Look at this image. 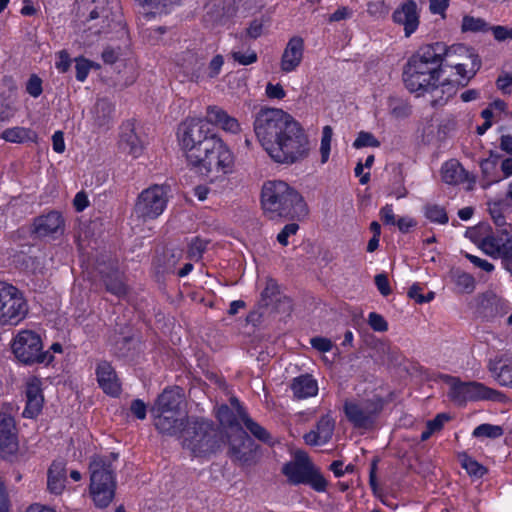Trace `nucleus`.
<instances>
[{"label":"nucleus","instance_id":"55","mask_svg":"<svg viewBox=\"0 0 512 512\" xmlns=\"http://www.w3.org/2000/svg\"><path fill=\"white\" fill-rule=\"evenodd\" d=\"M206 245H207V243L205 241H203L199 238H195L189 246V250H188L189 257L194 260L200 259L202 256V253L206 249Z\"/></svg>","mask_w":512,"mask_h":512},{"label":"nucleus","instance_id":"49","mask_svg":"<svg viewBox=\"0 0 512 512\" xmlns=\"http://www.w3.org/2000/svg\"><path fill=\"white\" fill-rule=\"evenodd\" d=\"M353 146L357 149L362 147H379L380 142L374 137L373 134L361 131L354 141Z\"/></svg>","mask_w":512,"mask_h":512},{"label":"nucleus","instance_id":"35","mask_svg":"<svg viewBox=\"0 0 512 512\" xmlns=\"http://www.w3.org/2000/svg\"><path fill=\"white\" fill-rule=\"evenodd\" d=\"M454 67L460 78L465 81L463 84L464 86L470 79L475 76L477 71L480 69L481 61L477 55L469 53L464 62L455 63Z\"/></svg>","mask_w":512,"mask_h":512},{"label":"nucleus","instance_id":"21","mask_svg":"<svg viewBox=\"0 0 512 512\" xmlns=\"http://www.w3.org/2000/svg\"><path fill=\"white\" fill-rule=\"evenodd\" d=\"M44 397L42 394L40 379L33 377L26 385V407L23 416L27 418L36 417L42 410Z\"/></svg>","mask_w":512,"mask_h":512},{"label":"nucleus","instance_id":"37","mask_svg":"<svg viewBox=\"0 0 512 512\" xmlns=\"http://www.w3.org/2000/svg\"><path fill=\"white\" fill-rule=\"evenodd\" d=\"M1 138L10 143L20 144L28 141H36L37 134L30 128L16 126L5 129L1 134Z\"/></svg>","mask_w":512,"mask_h":512},{"label":"nucleus","instance_id":"43","mask_svg":"<svg viewBox=\"0 0 512 512\" xmlns=\"http://www.w3.org/2000/svg\"><path fill=\"white\" fill-rule=\"evenodd\" d=\"M424 214L428 220L437 224H446L449 220L445 209L437 204H427Z\"/></svg>","mask_w":512,"mask_h":512},{"label":"nucleus","instance_id":"60","mask_svg":"<svg viewBox=\"0 0 512 512\" xmlns=\"http://www.w3.org/2000/svg\"><path fill=\"white\" fill-rule=\"evenodd\" d=\"M375 285L383 296H388L391 293V287L386 274H378L375 276Z\"/></svg>","mask_w":512,"mask_h":512},{"label":"nucleus","instance_id":"11","mask_svg":"<svg viewBox=\"0 0 512 512\" xmlns=\"http://www.w3.org/2000/svg\"><path fill=\"white\" fill-rule=\"evenodd\" d=\"M12 350L16 358L24 364L50 363L53 356L42 351L40 336L30 330H23L15 337Z\"/></svg>","mask_w":512,"mask_h":512},{"label":"nucleus","instance_id":"47","mask_svg":"<svg viewBox=\"0 0 512 512\" xmlns=\"http://www.w3.org/2000/svg\"><path fill=\"white\" fill-rule=\"evenodd\" d=\"M389 107L391 114L396 118H405L411 113L410 106L402 100L390 98Z\"/></svg>","mask_w":512,"mask_h":512},{"label":"nucleus","instance_id":"51","mask_svg":"<svg viewBox=\"0 0 512 512\" xmlns=\"http://www.w3.org/2000/svg\"><path fill=\"white\" fill-rule=\"evenodd\" d=\"M18 111V107L14 100L2 102L0 105V121H10Z\"/></svg>","mask_w":512,"mask_h":512},{"label":"nucleus","instance_id":"32","mask_svg":"<svg viewBox=\"0 0 512 512\" xmlns=\"http://www.w3.org/2000/svg\"><path fill=\"white\" fill-rule=\"evenodd\" d=\"M119 147L123 152L132 155L134 158L142 153L143 146L131 123L122 126Z\"/></svg>","mask_w":512,"mask_h":512},{"label":"nucleus","instance_id":"52","mask_svg":"<svg viewBox=\"0 0 512 512\" xmlns=\"http://www.w3.org/2000/svg\"><path fill=\"white\" fill-rule=\"evenodd\" d=\"M26 92L30 96L38 98L43 92L41 78L35 74L31 75L26 83Z\"/></svg>","mask_w":512,"mask_h":512},{"label":"nucleus","instance_id":"48","mask_svg":"<svg viewBox=\"0 0 512 512\" xmlns=\"http://www.w3.org/2000/svg\"><path fill=\"white\" fill-rule=\"evenodd\" d=\"M456 285L461 288L462 292L471 293L475 289V280L473 276L465 272H458L455 277Z\"/></svg>","mask_w":512,"mask_h":512},{"label":"nucleus","instance_id":"17","mask_svg":"<svg viewBox=\"0 0 512 512\" xmlns=\"http://www.w3.org/2000/svg\"><path fill=\"white\" fill-rule=\"evenodd\" d=\"M118 458V454L110 453L107 456L94 457L90 463V486L107 484L110 487L116 486L115 467L113 462Z\"/></svg>","mask_w":512,"mask_h":512},{"label":"nucleus","instance_id":"5","mask_svg":"<svg viewBox=\"0 0 512 512\" xmlns=\"http://www.w3.org/2000/svg\"><path fill=\"white\" fill-rule=\"evenodd\" d=\"M204 146L199 161L190 164L197 172L202 175L212 172L226 175L233 171L234 155L221 138L217 136L212 142L204 143Z\"/></svg>","mask_w":512,"mask_h":512},{"label":"nucleus","instance_id":"34","mask_svg":"<svg viewBox=\"0 0 512 512\" xmlns=\"http://www.w3.org/2000/svg\"><path fill=\"white\" fill-rule=\"evenodd\" d=\"M442 180L449 185H458L466 181L467 173L456 160L447 161L441 169Z\"/></svg>","mask_w":512,"mask_h":512},{"label":"nucleus","instance_id":"30","mask_svg":"<svg viewBox=\"0 0 512 512\" xmlns=\"http://www.w3.org/2000/svg\"><path fill=\"white\" fill-rule=\"evenodd\" d=\"M456 92L454 85L447 79L434 81L431 87L427 88L430 104L433 107L444 105Z\"/></svg>","mask_w":512,"mask_h":512},{"label":"nucleus","instance_id":"25","mask_svg":"<svg viewBox=\"0 0 512 512\" xmlns=\"http://www.w3.org/2000/svg\"><path fill=\"white\" fill-rule=\"evenodd\" d=\"M334 420L329 416H322L317 422L316 429L304 435V441L310 446L323 445L329 442L333 436Z\"/></svg>","mask_w":512,"mask_h":512},{"label":"nucleus","instance_id":"46","mask_svg":"<svg viewBox=\"0 0 512 512\" xmlns=\"http://www.w3.org/2000/svg\"><path fill=\"white\" fill-rule=\"evenodd\" d=\"M92 67H98V65H94L93 62H91L83 57L76 58L75 59L76 79L80 82L85 81L90 72V69Z\"/></svg>","mask_w":512,"mask_h":512},{"label":"nucleus","instance_id":"22","mask_svg":"<svg viewBox=\"0 0 512 512\" xmlns=\"http://www.w3.org/2000/svg\"><path fill=\"white\" fill-rule=\"evenodd\" d=\"M184 394L180 387L166 388L157 398L151 408V412H167L179 414V408L183 402Z\"/></svg>","mask_w":512,"mask_h":512},{"label":"nucleus","instance_id":"23","mask_svg":"<svg viewBox=\"0 0 512 512\" xmlns=\"http://www.w3.org/2000/svg\"><path fill=\"white\" fill-rule=\"evenodd\" d=\"M439 78L430 77L425 75L423 72H418L414 69H405L403 71V82L405 87L414 93L417 97H424L427 94V88L431 87L434 81H438Z\"/></svg>","mask_w":512,"mask_h":512},{"label":"nucleus","instance_id":"54","mask_svg":"<svg viewBox=\"0 0 512 512\" xmlns=\"http://www.w3.org/2000/svg\"><path fill=\"white\" fill-rule=\"evenodd\" d=\"M299 230V225L296 224V223H289V224H286L283 229L279 232V234L277 235V241L282 245V246H287L288 245V238L292 235H295L297 233V231Z\"/></svg>","mask_w":512,"mask_h":512},{"label":"nucleus","instance_id":"28","mask_svg":"<svg viewBox=\"0 0 512 512\" xmlns=\"http://www.w3.org/2000/svg\"><path fill=\"white\" fill-rule=\"evenodd\" d=\"M154 416L155 428L162 434L169 436L176 435L184 426L183 419L179 414H170L167 412H151Z\"/></svg>","mask_w":512,"mask_h":512},{"label":"nucleus","instance_id":"4","mask_svg":"<svg viewBox=\"0 0 512 512\" xmlns=\"http://www.w3.org/2000/svg\"><path fill=\"white\" fill-rule=\"evenodd\" d=\"M457 51L467 52L464 46L447 48L444 43L435 42L421 47L410 57L405 69H414L430 77L441 78L443 65H452L448 58Z\"/></svg>","mask_w":512,"mask_h":512},{"label":"nucleus","instance_id":"10","mask_svg":"<svg viewBox=\"0 0 512 512\" xmlns=\"http://www.w3.org/2000/svg\"><path fill=\"white\" fill-rule=\"evenodd\" d=\"M28 314V304L16 286L0 281V325H17Z\"/></svg>","mask_w":512,"mask_h":512},{"label":"nucleus","instance_id":"62","mask_svg":"<svg viewBox=\"0 0 512 512\" xmlns=\"http://www.w3.org/2000/svg\"><path fill=\"white\" fill-rule=\"evenodd\" d=\"M130 410H131L132 414L135 417H137L138 419L143 420L146 418L147 407H146V404L142 400H140V399L133 400L131 403V406H130Z\"/></svg>","mask_w":512,"mask_h":512},{"label":"nucleus","instance_id":"8","mask_svg":"<svg viewBox=\"0 0 512 512\" xmlns=\"http://www.w3.org/2000/svg\"><path fill=\"white\" fill-rule=\"evenodd\" d=\"M446 382L449 385L448 398L458 406H464L469 401H500L503 397L499 391L480 382H463L453 376H446Z\"/></svg>","mask_w":512,"mask_h":512},{"label":"nucleus","instance_id":"19","mask_svg":"<svg viewBox=\"0 0 512 512\" xmlns=\"http://www.w3.org/2000/svg\"><path fill=\"white\" fill-rule=\"evenodd\" d=\"M32 232L40 238L62 234L64 232V218L57 211L40 215L33 221Z\"/></svg>","mask_w":512,"mask_h":512},{"label":"nucleus","instance_id":"15","mask_svg":"<svg viewBox=\"0 0 512 512\" xmlns=\"http://www.w3.org/2000/svg\"><path fill=\"white\" fill-rule=\"evenodd\" d=\"M392 21L403 27L405 37L415 33L420 25V9L415 0H404L392 13Z\"/></svg>","mask_w":512,"mask_h":512},{"label":"nucleus","instance_id":"41","mask_svg":"<svg viewBox=\"0 0 512 512\" xmlns=\"http://www.w3.org/2000/svg\"><path fill=\"white\" fill-rule=\"evenodd\" d=\"M491 371L499 372L496 373L497 381L503 385L512 388V365L503 362L502 359H499L493 367H490Z\"/></svg>","mask_w":512,"mask_h":512},{"label":"nucleus","instance_id":"53","mask_svg":"<svg viewBox=\"0 0 512 512\" xmlns=\"http://www.w3.org/2000/svg\"><path fill=\"white\" fill-rule=\"evenodd\" d=\"M370 327L377 332H385L388 330V323L384 317L376 312H371L368 316Z\"/></svg>","mask_w":512,"mask_h":512},{"label":"nucleus","instance_id":"29","mask_svg":"<svg viewBox=\"0 0 512 512\" xmlns=\"http://www.w3.org/2000/svg\"><path fill=\"white\" fill-rule=\"evenodd\" d=\"M67 480L66 464L53 461L47 472V489L50 493L60 495L65 489Z\"/></svg>","mask_w":512,"mask_h":512},{"label":"nucleus","instance_id":"3","mask_svg":"<svg viewBox=\"0 0 512 512\" xmlns=\"http://www.w3.org/2000/svg\"><path fill=\"white\" fill-rule=\"evenodd\" d=\"M261 204L270 219H300L308 213L303 197L281 180H271L263 184Z\"/></svg>","mask_w":512,"mask_h":512},{"label":"nucleus","instance_id":"44","mask_svg":"<svg viewBox=\"0 0 512 512\" xmlns=\"http://www.w3.org/2000/svg\"><path fill=\"white\" fill-rule=\"evenodd\" d=\"M488 23L482 18L464 16L462 19V30L471 32H486L489 30Z\"/></svg>","mask_w":512,"mask_h":512},{"label":"nucleus","instance_id":"59","mask_svg":"<svg viewBox=\"0 0 512 512\" xmlns=\"http://www.w3.org/2000/svg\"><path fill=\"white\" fill-rule=\"evenodd\" d=\"M10 511L9 494L5 481L0 477V512Z\"/></svg>","mask_w":512,"mask_h":512},{"label":"nucleus","instance_id":"42","mask_svg":"<svg viewBox=\"0 0 512 512\" xmlns=\"http://www.w3.org/2000/svg\"><path fill=\"white\" fill-rule=\"evenodd\" d=\"M504 430L501 426L498 425H492V424H481L477 426L474 430L472 435L475 438H491L496 439L503 435Z\"/></svg>","mask_w":512,"mask_h":512},{"label":"nucleus","instance_id":"39","mask_svg":"<svg viewBox=\"0 0 512 512\" xmlns=\"http://www.w3.org/2000/svg\"><path fill=\"white\" fill-rule=\"evenodd\" d=\"M458 459L462 468L472 477L481 478L487 473V469L483 465L465 452L460 453Z\"/></svg>","mask_w":512,"mask_h":512},{"label":"nucleus","instance_id":"20","mask_svg":"<svg viewBox=\"0 0 512 512\" xmlns=\"http://www.w3.org/2000/svg\"><path fill=\"white\" fill-rule=\"evenodd\" d=\"M304 53V41L299 36L292 37L281 57L280 68L285 73H290L301 64Z\"/></svg>","mask_w":512,"mask_h":512},{"label":"nucleus","instance_id":"61","mask_svg":"<svg viewBox=\"0 0 512 512\" xmlns=\"http://www.w3.org/2000/svg\"><path fill=\"white\" fill-rule=\"evenodd\" d=\"M449 420L450 416L448 414L440 413L434 419L429 420L426 425L435 433L437 431H440L443 428L444 423H446Z\"/></svg>","mask_w":512,"mask_h":512},{"label":"nucleus","instance_id":"27","mask_svg":"<svg viewBox=\"0 0 512 512\" xmlns=\"http://www.w3.org/2000/svg\"><path fill=\"white\" fill-rule=\"evenodd\" d=\"M97 381L103 391L111 396L120 393L121 386L113 367L107 361H102L96 369Z\"/></svg>","mask_w":512,"mask_h":512},{"label":"nucleus","instance_id":"26","mask_svg":"<svg viewBox=\"0 0 512 512\" xmlns=\"http://www.w3.org/2000/svg\"><path fill=\"white\" fill-rule=\"evenodd\" d=\"M206 122L218 126L228 133L238 134L241 131L238 120L218 106H209L207 108Z\"/></svg>","mask_w":512,"mask_h":512},{"label":"nucleus","instance_id":"31","mask_svg":"<svg viewBox=\"0 0 512 512\" xmlns=\"http://www.w3.org/2000/svg\"><path fill=\"white\" fill-rule=\"evenodd\" d=\"M90 113L94 127L107 129L113 121L114 105L106 98L98 99Z\"/></svg>","mask_w":512,"mask_h":512},{"label":"nucleus","instance_id":"58","mask_svg":"<svg viewBox=\"0 0 512 512\" xmlns=\"http://www.w3.org/2000/svg\"><path fill=\"white\" fill-rule=\"evenodd\" d=\"M489 30L492 31L494 38L499 42H502V41H505L508 39H512V28L497 25V26H490Z\"/></svg>","mask_w":512,"mask_h":512},{"label":"nucleus","instance_id":"64","mask_svg":"<svg viewBox=\"0 0 512 512\" xmlns=\"http://www.w3.org/2000/svg\"><path fill=\"white\" fill-rule=\"evenodd\" d=\"M70 63L71 60L69 54L64 50L60 51L58 53V60L55 63V66L58 69V71L61 73L67 72L70 67Z\"/></svg>","mask_w":512,"mask_h":512},{"label":"nucleus","instance_id":"2","mask_svg":"<svg viewBox=\"0 0 512 512\" xmlns=\"http://www.w3.org/2000/svg\"><path fill=\"white\" fill-rule=\"evenodd\" d=\"M76 15L87 36L126 33L119 0H76Z\"/></svg>","mask_w":512,"mask_h":512},{"label":"nucleus","instance_id":"7","mask_svg":"<svg viewBox=\"0 0 512 512\" xmlns=\"http://www.w3.org/2000/svg\"><path fill=\"white\" fill-rule=\"evenodd\" d=\"M217 137L211 133L207 123L200 119H188L178 129V139L185 152L189 165L199 161L200 153L205 149L204 143L212 142Z\"/></svg>","mask_w":512,"mask_h":512},{"label":"nucleus","instance_id":"40","mask_svg":"<svg viewBox=\"0 0 512 512\" xmlns=\"http://www.w3.org/2000/svg\"><path fill=\"white\" fill-rule=\"evenodd\" d=\"M220 424L226 428V432H234L236 428H242L237 421L234 412L227 405H221L216 412Z\"/></svg>","mask_w":512,"mask_h":512},{"label":"nucleus","instance_id":"24","mask_svg":"<svg viewBox=\"0 0 512 512\" xmlns=\"http://www.w3.org/2000/svg\"><path fill=\"white\" fill-rule=\"evenodd\" d=\"M231 405L236 408L237 414L241 421L243 422L245 428L259 441L268 444L270 446L274 445L275 439L272 435L259 423L255 422L245 411V409L241 406L240 402L237 398H231Z\"/></svg>","mask_w":512,"mask_h":512},{"label":"nucleus","instance_id":"56","mask_svg":"<svg viewBox=\"0 0 512 512\" xmlns=\"http://www.w3.org/2000/svg\"><path fill=\"white\" fill-rule=\"evenodd\" d=\"M311 346L319 352H329L333 348V343L330 339L325 337H313L310 339Z\"/></svg>","mask_w":512,"mask_h":512},{"label":"nucleus","instance_id":"36","mask_svg":"<svg viewBox=\"0 0 512 512\" xmlns=\"http://www.w3.org/2000/svg\"><path fill=\"white\" fill-rule=\"evenodd\" d=\"M89 489L94 504L98 508H106L115 496L116 486L110 487V485L107 484L97 485L96 482H94V486H90Z\"/></svg>","mask_w":512,"mask_h":512},{"label":"nucleus","instance_id":"1","mask_svg":"<svg viewBox=\"0 0 512 512\" xmlns=\"http://www.w3.org/2000/svg\"><path fill=\"white\" fill-rule=\"evenodd\" d=\"M254 132L268 155L277 163L294 164L309 154V140L301 125L287 112L261 108L255 115Z\"/></svg>","mask_w":512,"mask_h":512},{"label":"nucleus","instance_id":"63","mask_svg":"<svg viewBox=\"0 0 512 512\" xmlns=\"http://www.w3.org/2000/svg\"><path fill=\"white\" fill-rule=\"evenodd\" d=\"M266 94L272 99H283L286 95L285 90L280 84L268 83L266 86Z\"/></svg>","mask_w":512,"mask_h":512},{"label":"nucleus","instance_id":"12","mask_svg":"<svg viewBox=\"0 0 512 512\" xmlns=\"http://www.w3.org/2000/svg\"><path fill=\"white\" fill-rule=\"evenodd\" d=\"M167 205V190L162 185H153L143 190L135 203L134 212L143 221L159 217Z\"/></svg>","mask_w":512,"mask_h":512},{"label":"nucleus","instance_id":"13","mask_svg":"<svg viewBox=\"0 0 512 512\" xmlns=\"http://www.w3.org/2000/svg\"><path fill=\"white\" fill-rule=\"evenodd\" d=\"M381 409L382 403L379 399H366L359 402L346 401L344 404L345 415L355 428L372 426Z\"/></svg>","mask_w":512,"mask_h":512},{"label":"nucleus","instance_id":"9","mask_svg":"<svg viewBox=\"0 0 512 512\" xmlns=\"http://www.w3.org/2000/svg\"><path fill=\"white\" fill-rule=\"evenodd\" d=\"M183 446L189 449L194 456H204L215 452L220 445L213 424L204 419L192 422L184 432Z\"/></svg>","mask_w":512,"mask_h":512},{"label":"nucleus","instance_id":"57","mask_svg":"<svg viewBox=\"0 0 512 512\" xmlns=\"http://www.w3.org/2000/svg\"><path fill=\"white\" fill-rule=\"evenodd\" d=\"M450 0H429V11L434 15L445 18V12L449 7Z\"/></svg>","mask_w":512,"mask_h":512},{"label":"nucleus","instance_id":"45","mask_svg":"<svg viewBox=\"0 0 512 512\" xmlns=\"http://www.w3.org/2000/svg\"><path fill=\"white\" fill-rule=\"evenodd\" d=\"M332 136H333L332 127L329 125L324 126L323 130H322V138H321V145H320L321 162L323 164L326 163L329 159Z\"/></svg>","mask_w":512,"mask_h":512},{"label":"nucleus","instance_id":"38","mask_svg":"<svg viewBox=\"0 0 512 512\" xmlns=\"http://www.w3.org/2000/svg\"><path fill=\"white\" fill-rule=\"evenodd\" d=\"M106 290L113 295L122 298L127 295L128 287L123 281V275L118 271L103 275Z\"/></svg>","mask_w":512,"mask_h":512},{"label":"nucleus","instance_id":"33","mask_svg":"<svg viewBox=\"0 0 512 512\" xmlns=\"http://www.w3.org/2000/svg\"><path fill=\"white\" fill-rule=\"evenodd\" d=\"M290 388L297 399L313 397L318 393V383L310 374H303L295 377Z\"/></svg>","mask_w":512,"mask_h":512},{"label":"nucleus","instance_id":"18","mask_svg":"<svg viewBox=\"0 0 512 512\" xmlns=\"http://www.w3.org/2000/svg\"><path fill=\"white\" fill-rule=\"evenodd\" d=\"M18 451V438L14 418L0 413V453L3 458L14 455Z\"/></svg>","mask_w":512,"mask_h":512},{"label":"nucleus","instance_id":"14","mask_svg":"<svg viewBox=\"0 0 512 512\" xmlns=\"http://www.w3.org/2000/svg\"><path fill=\"white\" fill-rule=\"evenodd\" d=\"M226 438L229 445L228 455L232 461L241 465L251 464L254 461L257 445L243 428L226 432Z\"/></svg>","mask_w":512,"mask_h":512},{"label":"nucleus","instance_id":"50","mask_svg":"<svg viewBox=\"0 0 512 512\" xmlns=\"http://www.w3.org/2000/svg\"><path fill=\"white\" fill-rule=\"evenodd\" d=\"M231 57L238 64L246 66L253 64L257 61V53L254 50L248 49L246 52L232 51Z\"/></svg>","mask_w":512,"mask_h":512},{"label":"nucleus","instance_id":"6","mask_svg":"<svg viewBox=\"0 0 512 512\" xmlns=\"http://www.w3.org/2000/svg\"><path fill=\"white\" fill-rule=\"evenodd\" d=\"M281 472L290 484H306L317 492H324L328 485L319 468L312 463L308 454L301 450L295 453L294 460L282 466Z\"/></svg>","mask_w":512,"mask_h":512},{"label":"nucleus","instance_id":"16","mask_svg":"<svg viewBox=\"0 0 512 512\" xmlns=\"http://www.w3.org/2000/svg\"><path fill=\"white\" fill-rule=\"evenodd\" d=\"M480 248L492 258H500L503 268L512 276V236L502 238L489 235L482 239Z\"/></svg>","mask_w":512,"mask_h":512}]
</instances>
